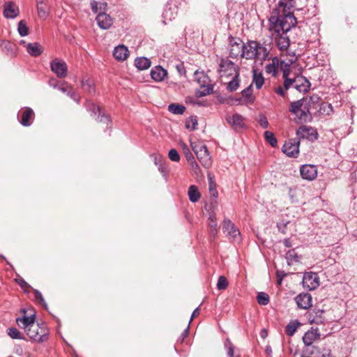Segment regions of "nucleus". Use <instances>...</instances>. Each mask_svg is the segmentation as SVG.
Instances as JSON below:
<instances>
[{
  "label": "nucleus",
  "instance_id": "nucleus-59",
  "mask_svg": "<svg viewBox=\"0 0 357 357\" xmlns=\"http://www.w3.org/2000/svg\"><path fill=\"white\" fill-rule=\"evenodd\" d=\"M287 273L283 271H276V278H277V284L281 285L283 279L287 276Z\"/></svg>",
  "mask_w": 357,
  "mask_h": 357
},
{
  "label": "nucleus",
  "instance_id": "nucleus-36",
  "mask_svg": "<svg viewBox=\"0 0 357 357\" xmlns=\"http://www.w3.org/2000/svg\"><path fill=\"white\" fill-rule=\"evenodd\" d=\"M264 138L266 141L270 144L272 147H275L278 144V140L275 137L273 132L266 130L264 132Z\"/></svg>",
  "mask_w": 357,
  "mask_h": 357
},
{
  "label": "nucleus",
  "instance_id": "nucleus-4",
  "mask_svg": "<svg viewBox=\"0 0 357 357\" xmlns=\"http://www.w3.org/2000/svg\"><path fill=\"white\" fill-rule=\"evenodd\" d=\"M195 78L201 86V89L196 91L197 97H204L213 92V86L212 84H208L209 82L208 77L204 73L195 72Z\"/></svg>",
  "mask_w": 357,
  "mask_h": 357
},
{
  "label": "nucleus",
  "instance_id": "nucleus-53",
  "mask_svg": "<svg viewBox=\"0 0 357 357\" xmlns=\"http://www.w3.org/2000/svg\"><path fill=\"white\" fill-rule=\"evenodd\" d=\"M181 146L183 151V153L186 158L187 161L192 160L194 158L192 153L189 149L188 146L183 142L181 143Z\"/></svg>",
  "mask_w": 357,
  "mask_h": 357
},
{
  "label": "nucleus",
  "instance_id": "nucleus-1",
  "mask_svg": "<svg viewBox=\"0 0 357 357\" xmlns=\"http://www.w3.org/2000/svg\"><path fill=\"white\" fill-rule=\"evenodd\" d=\"M271 30L275 45H290L287 33L297 24L296 18L287 8V5L282 1L279 2L278 12L273 13L269 19Z\"/></svg>",
  "mask_w": 357,
  "mask_h": 357
},
{
  "label": "nucleus",
  "instance_id": "nucleus-21",
  "mask_svg": "<svg viewBox=\"0 0 357 357\" xmlns=\"http://www.w3.org/2000/svg\"><path fill=\"white\" fill-rule=\"evenodd\" d=\"M130 52L128 46H114L113 56L118 61H123L128 59Z\"/></svg>",
  "mask_w": 357,
  "mask_h": 357
},
{
  "label": "nucleus",
  "instance_id": "nucleus-35",
  "mask_svg": "<svg viewBox=\"0 0 357 357\" xmlns=\"http://www.w3.org/2000/svg\"><path fill=\"white\" fill-rule=\"evenodd\" d=\"M37 10L38 16L40 18H46L48 15V12L47 10V6L43 2V1H38L37 2Z\"/></svg>",
  "mask_w": 357,
  "mask_h": 357
},
{
  "label": "nucleus",
  "instance_id": "nucleus-17",
  "mask_svg": "<svg viewBox=\"0 0 357 357\" xmlns=\"http://www.w3.org/2000/svg\"><path fill=\"white\" fill-rule=\"evenodd\" d=\"M150 75L155 82H161L167 77V71L158 65L151 70Z\"/></svg>",
  "mask_w": 357,
  "mask_h": 357
},
{
  "label": "nucleus",
  "instance_id": "nucleus-33",
  "mask_svg": "<svg viewBox=\"0 0 357 357\" xmlns=\"http://www.w3.org/2000/svg\"><path fill=\"white\" fill-rule=\"evenodd\" d=\"M169 112L174 114H183L185 111V107L179 104H170L168 106Z\"/></svg>",
  "mask_w": 357,
  "mask_h": 357
},
{
  "label": "nucleus",
  "instance_id": "nucleus-14",
  "mask_svg": "<svg viewBox=\"0 0 357 357\" xmlns=\"http://www.w3.org/2000/svg\"><path fill=\"white\" fill-rule=\"evenodd\" d=\"M300 173L303 179L312 181L317 176V169L313 165H303L300 168Z\"/></svg>",
  "mask_w": 357,
  "mask_h": 357
},
{
  "label": "nucleus",
  "instance_id": "nucleus-9",
  "mask_svg": "<svg viewBox=\"0 0 357 357\" xmlns=\"http://www.w3.org/2000/svg\"><path fill=\"white\" fill-rule=\"evenodd\" d=\"M86 108L88 111L94 115L97 122L108 124L111 121L110 117L102 112L99 106L89 102L87 103Z\"/></svg>",
  "mask_w": 357,
  "mask_h": 357
},
{
  "label": "nucleus",
  "instance_id": "nucleus-6",
  "mask_svg": "<svg viewBox=\"0 0 357 357\" xmlns=\"http://www.w3.org/2000/svg\"><path fill=\"white\" fill-rule=\"evenodd\" d=\"M300 140L297 139H289L285 142L282 147V151L289 157L297 158L299 154Z\"/></svg>",
  "mask_w": 357,
  "mask_h": 357
},
{
  "label": "nucleus",
  "instance_id": "nucleus-29",
  "mask_svg": "<svg viewBox=\"0 0 357 357\" xmlns=\"http://www.w3.org/2000/svg\"><path fill=\"white\" fill-rule=\"evenodd\" d=\"M188 195L190 201L192 203L198 202L201 197L198 188L195 185H192L189 187Z\"/></svg>",
  "mask_w": 357,
  "mask_h": 357
},
{
  "label": "nucleus",
  "instance_id": "nucleus-51",
  "mask_svg": "<svg viewBox=\"0 0 357 357\" xmlns=\"http://www.w3.org/2000/svg\"><path fill=\"white\" fill-rule=\"evenodd\" d=\"M35 299L38 301L45 310H48L47 304L46 303L41 292L37 289H34Z\"/></svg>",
  "mask_w": 357,
  "mask_h": 357
},
{
  "label": "nucleus",
  "instance_id": "nucleus-10",
  "mask_svg": "<svg viewBox=\"0 0 357 357\" xmlns=\"http://www.w3.org/2000/svg\"><path fill=\"white\" fill-rule=\"evenodd\" d=\"M305 288L309 290H314L319 285V278L318 275L314 272L305 273L302 281Z\"/></svg>",
  "mask_w": 357,
  "mask_h": 357
},
{
  "label": "nucleus",
  "instance_id": "nucleus-56",
  "mask_svg": "<svg viewBox=\"0 0 357 357\" xmlns=\"http://www.w3.org/2000/svg\"><path fill=\"white\" fill-rule=\"evenodd\" d=\"M289 222H290L289 221H287V222L282 221V222H278L277 227H278V231L280 233L285 234L287 233V226Z\"/></svg>",
  "mask_w": 357,
  "mask_h": 357
},
{
  "label": "nucleus",
  "instance_id": "nucleus-24",
  "mask_svg": "<svg viewBox=\"0 0 357 357\" xmlns=\"http://www.w3.org/2000/svg\"><path fill=\"white\" fill-rule=\"evenodd\" d=\"M254 48L255 57L256 59L263 61L266 60L268 57L269 50L266 48L265 46H250Z\"/></svg>",
  "mask_w": 357,
  "mask_h": 357
},
{
  "label": "nucleus",
  "instance_id": "nucleus-49",
  "mask_svg": "<svg viewBox=\"0 0 357 357\" xmlns=\"http://www.w3.org/2000/svg\"><path fill=\"white\" fill-rule=\"evenodd\" d=\"M151 157L153 158L155 165L158 166L159 171L164 172L165 167L162 165V156L160 155L153 154Z\"/></svg>",
  "mask_w": 357,
  "mask_h": 357
},
{
  "label": "nucleus",
  "instance_id": "nucleus-63",
  "mask_svg": "<svg viewBox=\"0 0 357 357\" xmlns=\"http://www.w3.org/2000/svg\"><path fill=\"white\" fill-rule=\"evenodd\" d=\"M17 282L20 286V287L22 289L31 287V286L22 278L17 280Z\"/></svg>",
  "mask_w": 357,
  "mask_h": 357
},
{
  "label": "nucleus",
  "instance_id": "nucleus-62",
  "mask_svg": "<svg viewBox=\"0 0 357 357\" xmlns=\"http://www.w3.org/2000/svg\"><path fill=\"white\" fill-rule=\"evenodd\" d=\"M247 103L251 102L254 100V97L252 96V84L247 86Z\"/></svg>",
  "mask_w": 357,
  "mask_h": 357
},
{
  "label": "nucleus",
  "instance_id": "nucleus-32",
  "mask_svg": "<svg viewBox=\"0 0 357 357\" xmlns=\"http://www.w3.org/2000/svg\"><path fill=\"white\" fill-rule=\"evenodd\" d=\"M300 323L298 320L290 321L285 328V333L288 336H292L296 331Z\"/></svg>",
  "mask_w": 357,
  "mask_h": 357
},
{
  "label": "nucleus",
  "instance_id": "nucleus-58",
  "mask_svg": "<svg viewBox=\"0 0 357 357\" xmlns=\"http://www.w3.org/2000/svg\"><path fill=\"white\" fill-rule=\"evenodd\" d=\"M188 162L190 165L191 169L194 172V173L197 175L199 173V167L197 162L195 161V158H192V160H188Z\"/></svg>",
  "mask_w": 357,
  "mask_h": 357
},
{
  "label": "nucleus",
  "instance_id": "nucleus-44",
  "mask_svg": "<svg viewBox=\"0 0 357 357\" xmlns=\"http://www.w3.org/2000/svg\"><path fill=\"white\" fill-rule=\"evenodd\" d=\"M232 77V79L228 82L227 86V90H229L231 92L236 91L239 86L238 77Z\"/></svg>",
  "mask_w": 357,
  "mask_h": 357
},
{
  "label": "nucleus",
  "instance_id": "nucleus-54",
  "mask_svg": "<svg viewBox=\"0 0 357 357\" xmlns=\"http://www.w3.org/2000/svg\"><path fill=\"white\" fill-rule=\"evenodd\" d=\"M208 180H209V191L211 193V195L213 197H216L218 196V192L215 189V185L214 181H213V178L210 176V175H208Z\"/></svg>",
  "mask_w": 357,
  "mask_h": 357
},
{
  "label": "nucleus",
  "instance_id": "nucleus-57",
  "mask_svg": "<svg viewBox=\"0 0 357 357\" xmlns=\"http://www.w3.org/2000/svg\"><path fill=\"white\" fill-rule=\"evenodd\" d=\"M265 69L267 73H273V75H275L278 73V68L276 67L274 63H268L266 66Z\"/></svg>",
  "mask_w": 357,
  "mask_h": 357
},
{
  "label": "nucleus",
  "instance_id": "nucleus-52",
  "mask_svg": "<svg viewBox=\"0 0 357 357\" xmlns=\"http://www.w3.org/2000/svg\"><path fill=\"white\" fill-rule=\"evenodd\" d=\"M2 51L7 55L13 56L17 52V46H4Z\"/></svg>",
  "mask_w": 357,
  "mask_h": 357
},
{
  "label": "nucleus",
  "instance_id": "nucleus-55",
  "mask_svg": "<svg viewBox=\"0 0 357 357\" xmlns=\"http://www.w3.org/2000/svg\"><path fill=\"white\" fill-rule=\"evenodd\" d=\"M168 155L172 161L178 162L180 160L179 153L174 149H172L169 151Z\"/></svg>",
  "mask_w": 357,
  "mask_h": 357
},
{
  "label": "nucleus",
  "instance_id": "nucleus-16",
  "mask_svg": "<svg viewBox=\"0 0 357 357\" xmlns=\"http://www.w3.org/2000/svg\"><path fill=\"white\" fill-rule=\"evenodd\" d=\"M20 14L18 6L13 1H7L3 4V16L7 19H15Z\"/></svg>",
  "mask_w": 357,
  "mask_h": 357
},
{
  "label": "nucleus",
  "instance_id": "nucleus-25",
  "mask_svg": "<svg viewBox=\"0 0 357 357\" xmlns=\"http://www.w3.org/2000/svg\"><path fill=\"white\" fill-rule=\"evenodd\" d=\"M134 65L139 70H145L151 67V61L147 57L139 56L135 59Z\"/></svg>",
  "mask_w": 357,
  "mask_h": 357
},
{
  "label": "nucleus",
  "instance_id": "nucleus-41",
  "mask_svg": "<svg viewBox=\"0 0 357 357\" xmlns=\"http://www.w3.org/2000/svg\"><path fill=\"white\" fill-rule=\"evenodd\" d=\"M286 259L289 265H290L294 261L297 262L299 261V257L294 249L289 250L286 253Z\"/></svg>",
  "mask_w": 357,
  "mask_h": 357
},
{
  "label": "nucleus",
  "instance_id": "nucleus-46",
  "mask_svg": "<svg viewBox=\"0 0 357 357\" xmlns=\"http://www.w3.org/2000/svg\"><path fill=\"white\" fill-rule=\"evenodd\" d=\"M106 5L107 4L105 3L98 2L96 1H91V10L93 13H98L102 9H104L105 8Z\"/></svg>",
  "mask_w": 357,
  "mask_h": 357
},
{
  "label": "nucleus",
  "instance_id": "nucleus-8",
  "mask_svg": "<svg viewBox=\"0 0 357 357\" xmlns=\"http://www.w3.org/2000/svg\"><path fill=\"white\" fill-rule=\"evenodd\" d=\"M223 232L231 240L234 242H239L241 241V234L239 231L235 227L234 225L231 220L225 219L222 226Z\"/></svg>",
  "mask_w": 357,
  "mask_h": 357
},
{
  "label": "nucleus",
  "instance_id": "nucleus-11",
  "mask_svg": "<svg viewBox=\"0 0 357 357\" xmlns=\"http://www.w3.org/2000/svg\"><path fill=\"white\" fill-rule=\"evenodd\" d=\"M325 311L321 309L314 307L307 313V318L310 324H320L325 320L324 316Z\"/></svg>",
  "mask_w": 357,
  "mask_h": 357
},
{
  "label": "nucleus",
  "instance_id": "nucleus-34",
  "mask_svg": "<svg viewBox=\"0 0 357 357\" xmlns=\"http://www.w3.org/2000/svg\"><path fill=\"white\" fill-rule=\"evenodd\" d=\"M82 86L84 89L87 91L89 93L93 94L95 93L94 83L90 79H83L82 80Z\"/></svg>",
  "mask_w": 357,
  "mask_h": 357
},
{
  "label": "nucleus",
  "instance_id": "nucleus-19",
  "mask_svg": "<svg viewBox=\"0 0 357 357\" xmlns=\"http://www.w3.org/2000/svg\"><path fill=\"white\" fill-rule=\"evenodd\" d=\"M310 86V82L303 76H297L294 78V88L299 92L305 93L308 91Z\"/></svg>",
  "mask_w": 357,
  "mask_h": 357
},
{
  "label": "nucleus",
  "instance_id": "nucleus-7",
  "mask_svg": "<svg viewBox=\"0 0 357 357\" xmlns=\"http://www.w3.org/2000/svg\"><path fill=\"white\" fill-rule=\"evenodd\" d=\"M298 139H306L310 142H314L318 139L317 130L310 126H301L296 130Z\"/></svg>",
  "mask_w": 357,
  "mask_h": 357
},
{
  "label": "nucleus",
  "instance_id": "nucleus-38",
  "mask_svg": "<svg viewBox=\"0 0 357 357\" xmlns=\"http://www.w3.org/2000/svg\"><path fill=\"white\" fill-rule=\"evenodd\" d=\"M7 333L10 337L15 340H24V337L16 328H9L7 330Z\"/></svg>",
  "mask_w": 357,
  "mask_h": 357
},
{
  "label": "nucleus",
  "instance_id": "nucleus-60",
  "mask_svg": "<svg viewBox=\"0 0 357 357\" xmlns=\"http://www.w3.org/2000/svg\"><path fill=\"white\" fill-rule=\"evenodd\" d=\"M258 122H259L260 126L263 128H267L268 127L269 123H268V119L263 114L259 116Z\"/></svg>",
  "mask_w": 357,
  "mask_h": 357
},
{
  "label": "nucleus",
  "instance_id": "nucleus-40",
  "mask_svg": "<svg viewBox=\"0 0 357 357\" xmlns=\"http://www.w3.org/2000/svg\"><path fill=\"white\" fill-rule=\"evenodd\" d=\"M257 303L261 305H266L270 302L269 296L265 292H259L257 296Z\"/></svg>",
  "mask_w": 357,
  "mask_h": 357
},
{
  "label": "nucleus",
  "instance_id": "nucleus-39",
  "mask_svg": "<svg viewBox=\"0 0 357 357\" xmlns=\"http://www.w3.org/2000/svg\"><path fill=\"white\" fill-rule=\"evenodd\" d=\"M176 14V13L172 10L171 7H165L162 13V17L164 18L163 22L166 24V20L171 21L175 17Z\"/></svg>",
  "mask_w": 357,
  "mask_h": 357
},
{
  "label": "nucleus",
  "instance_id": "nucleus-43",
  "mask_svg": "<svg viewBox=\"0 0 357 357\" xmlns=\"http://www.w3.org/2000/svg\"><path fill=\"white\" fill-rule=\"evenodd\" d=\"M208 220H209V223H208V225L210 227V229H211V235L213 236H215L217 233V228H218V225H217V222H216V218L215 217L214 215H210L209 217H208Z\"/></svg>",
  "mask_w": 357,
  "mask_h": 357
},
{
  "label": "nucleus",
  "instance_id": "nucleus-3",
  "mask_svg": "<svg viewBox=\"0 0 357 357\" xmlns=\"http://www.w3.org/2000/svg\"><path fill=\"white\" fill-rule=\"evenodd\" d=\"M218 73L221 77H238L236 64L227 59H220Z\"/></svg>",
  "mask_w": 357,
  "mask_h": 357
},
{
  "label": "nucleus",
  "instance_id": "nucleus-22",
  "mask_svg": "<svg viewBox=\"0 0 357 357\" xmlns=\"http://www.w3.org/2000/svg\"><path fill=\"white\" fill-rule=\"evenodd\" d=\"M35 318V314L31 316L24 315L22 317H17L16 322L20 328L26 330L30 327L34 326Z\"/></svg>",
  "mask_w": 357,
  "mask_h": 357
},
{
  "label": "nucleus",
  "instance_id": "nucleus-28",
  "mask_svg": "<svg viewBox=\"0 0 357 357\" xmlns=\"http://www.w3.org/2000/svg\"><path fill=\"white\" fill-rule=\"evenodd\" d=\"M252 73V83L255 84V86L257 89H259L261 88L264 83V78L261 72L257 69H253Z\"/></svg>",
  "mask_w": 357,
  "mask_h": 357
},
{
  "label": "nucleus",
  "instance_id": "nucleus-20",
  "mask_svg": "<svg viewBox=\"0 0 357 357\" xmlns=\"http://www.w3.org/2000/svg\"><path fill=\"white\" fill-rule=\"evenodd\" d=\"M98 26L102 29H109L112 24V17L105 13H99L96 17Z\"/></svg>",
  "mask_w": 357,
  "mask_h": 357
},
{
  "label": "nucleus",
  "instance_id": "nucleus-45",
  "mask_svg": "<svg viewBox=\"0 0 357 357\" xmlns=\"http://www.w3.org/2000/svg\"><path fill=\"white\" fill-rule=\"evenodd\" d=\"M197 124L196 116H192L186 120L185 128L190 130H195L197 128Z\"/></svg>",
  "mask_w": 357,
  "mask_h": 357
},
{
  "label": "nucleus",
  "instance_id": "nucleus-15",
  "mask_svg": "<svg viewBox=\"0 0 357 357\" xmlns=\"http://www.w3.org/2000/svg\"><path fill=\"white\" fill-rule=\"evenodd\" d=\"M298 307L307 310L312 305V298L309 293H301L295 297Z\"/></svg>",
  "mask_w": 357,
  "mask_h": 357
},
{
  "label": "nucleus",
  "instance_id": "nucleus-13",
  "mask_svg": "<svg viewBox=\"0 0 357 357\" xmlns=\"http://www.w3.org/2000/svg\"><path fill=\"white\" fill-rule=\"evenodd\" d=\"M18 118L23 126H29L33 122L34 112L30 107H26L18 112Z\"/></svg>",
  "mask_w": 357,
  "mask_h": 357
},
{
  "label": "nucleus",
  "instance_id": "nucleus-5",
  "mask_svg": "<svg viewBox=\"0 0 357 357\" xmlns=\"http://www.w3.org/2000/svg\"><path fill=\"white\" fill-rule=\"evenodd\" d=\"M26 335L33 340L38 342H43L47 339V334L45 329L40 326V324H34V326L24 330Z\"/></svg>",
  "mask_w": 357,
  "mask_h": 357
},
{
  "label": "nucleus",
  "instance_id": "nucleus-61",
  "mask_svg": "<svg viewBox=\"0 0 357 357\" xmlns=\"http://www.w3.org/2000/svg\"><path fill=\"white\" fill-rule=\"evenodd\" d=\"M66 94L76 102L79 103V96L73 89L68 90Z\"/></svg>",
  "mask_w": 357,
  "mask_h": 357
},
{
  "label": "nucleus",
  "instance_id": "nucleus-26",
  "mask_svg": "<svg viewBox=\"0 0 357 357\" xmlns=\"http://www.w3.org/2000/svg\"><path fill=\"white\" fill-rule=\"evenodd\" d=\"M197 159L201 164L206 168H208L211 165V157L209 155L207 148L206 147L202 151H200L199 153L196 154Z\"/></svg>",
  "mask_w": 357,
  "mask_h": 357
},
{
  "label": "nucleus",
  "instance_id": "nucleus-42",
  "mask_svg": "<svg viewBox=\"0 0 357 357\" xmlns=\"http://www.w3.org/2000/svg\"><path fill=\"white\" fill-rule=\"evenodd\" d=\"M18 33L21 36H27L29 33V28L25 20H21L18 23Z\"/></svg>",
  "mask_w": 357,
  "mask_h": 357
},
{
  "label": "nucleus",
  "instance_id": "nucleus-47",
  "mask_svg": "<svg viewBox=\"0 0 357 357\" xmlns=\"http://www.w3.org/2000/svg\"><path fill=\"white\" fill-rule=\"evenodd\" d=\"M190 146L195 155L199 153L200 151L204 149L206 146L202 142H190Z\"/></svg>",
  "mask_w": 357,
  "mask_h": 357
},
{
  "label": "nucleus",
  "instance_id": "nucleus-23",
  "mask_svg": "<svg viewBox=\"0 0 357 357\" xmlns=\"http://www.w3.org/2000/svg\"><path fill=\"white\" fill-rule=\"evenodd\" d=\"M320 333L319 332L318 328H315L311 331H307L303 337V342L305 345H312V343L316 340L319 339Z\"/></svg>",
  "mask_w": 357,
  "mask_h": 357
},
{
  "label": "nucleus",
  "instance_id": "nucleus-12",
  "mask_svg": "<svg viewBox=\"0 0 357 357\" xmlns=\"http://www.w3.org/2000/svg\"><path fill=\"white\" fill-rule=\"evenodd\" d=\"M50 67L59 77L63 78L67 75L68 68L64 61L56 59L50 63Z\"/></svg>",
  "mask_w": 357,
  "mask_h": 357
},
{
  "label": "nucleus",
  "instance_id": "nucleus-18",
  "mask_svg": "<svg viewBox=\"0 0 357 357\" xmlns=\"http://www.w3.org/2000/svg\"><path fill=\"white\" fill-rule=\"evenodd\" d=\"M227 121L236 130L242 129L244 124V118L238 114H234L232 116H228L226 118Z\"/></svg>",
  "mask_w": 357,
  "mask_h": 357
},
{
  "label": "nucleus",
  "instance_id": "nucleus-30",
  "mask_svg": "<svg viewBox=\"0 0 357 357\" xmlns=\"http://www.w3.org/2000/svg\"><path fill=\"white\" fill-rule=\"evenodd\" d=\"M297 60V56L295 53H294L292 55H291V58L288 59L287 62H285L284 61H281L280 68L282 71V76H284V70L287 71V75H289L290 70L289 66L292 63H295Z\"/></svg>",
  "mask_w": 357,
  "mask_h": 357
},
{
  "label": "nucleus",
  "instance_id": "nucleus-31",
  "mask_svg": "<svg viewBox=\"0 0 357 357\" xmlns=\"http://www.w3.org/2000/svg\"><path fill=\"white\" fill-rule=\"evenodd\" d=\"M224 347L228 357H238V354H235V347L229 338L225 341Z\"/></svg>",
  "mask_w": 357,
  "mask_h": 357
},
{
  "label": "nucleus",
  "instance_id": "nucleus-64",
  "mask_svg": "<svg viewBox=\"0 0 357 357\" xmlns=\"http://www.w3.org/2000/svg\"><path fill=\"white\" fill-rule=\"evenodd\" d=\"M321 357H335L331 354V351L330 349H324Z\"/></svg>",
  "mask_w": 357,
  "mask_h": 357
},
{
  "label": "nucleus",
  "instance_id": "nucleus-27",
  "mask_svg": "<svg viewBox=\"0 0 357 357\" xmlns=\"http://www.w3.org/2000/svg\"><path fill=\"white\" fill-rule=\"evenodd\" d=\"M320 354L318 347L314 345H305V347L301 351V357H319Z\"/></svg>",
  "mask_w": 357,
  "mask_h": 357
},
{
  "label": "nucleus",
  "instance_id": "nucleus-37",
  "mask_svg": "<svg viewBox=\"0 0 357 357\" xmlns=\"http://www.w3.org/2000/svg\"><path fill=\"white\" fill-rule=\"evenodd\" d=\"M26 52L33 56H38L43 52V46H26Z\"/></svg>",
  "mask_w": 357,
  "mask_h": 357
},
{
  "label": "nucleus",
  "instance_id": "nucleus-50",
  "mask_svg": "<svg viewBox=\"0 0 357 357\" xmlns=\"http://www.w3.org/2000/svg\"><path fill=\"white\" fill-rule=\"evenodd\" d=\"M284 87L286 90L289 89L291 86L294 85V79L289 78V75H287V71L284 70Z\"/></svg>",
  "mask_w": 357,
  "mask_h": 357
},
{
  "label": "nucleus",
  "instance_id": "nucleus-48",
  "mask_svg": "<svg viewBox=\"0 0 357 357\" xmlns=\"http://www.w3.org/2000/svg\"><path fill=\"white\" fill-rule=\"evenodd\" d=\"M228 287V281L227 279L223 276L221 275L218 278V282H217V289L218 290H225Z\"/></svg>",
  "mask_w": 357,
  "mask_h": 357
},
{
  "label": "nucleus",
  "instance_id": "nucleus-2",
  "mask_svg": "<svg viewBox=\"0 0 357 357\" xmlns=\"http://www.w3.org/2000/svg\"><path fill=\"white\" fill-rule=\"evenodd\" d=\"M317 96L305 97L290 102L289 112L295 115L294 121L297 124L310 122L312 116L310 113L311 104L317 100Z\"/></svg>",
  "mask_w": 357,
  "mask_h": 357
}]
</instances>
